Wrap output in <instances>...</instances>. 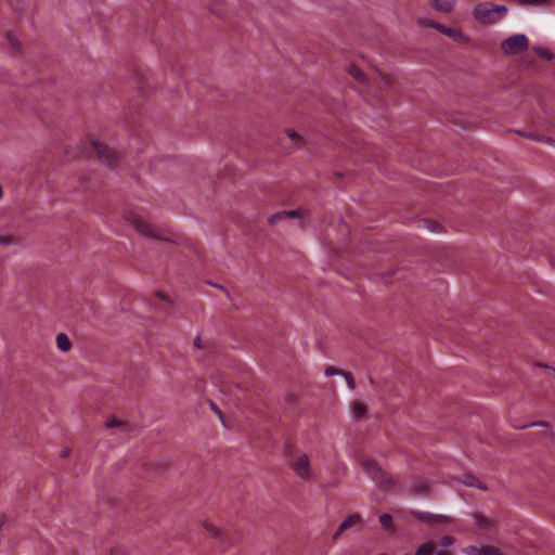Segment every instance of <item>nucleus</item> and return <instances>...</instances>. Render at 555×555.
Listing matches in <instances>:
<instances>
[{"mask_svg": "<svg viewBox=\"0 0 555 555\" xmlns=\"http://www.w3.org/2000/svg\"><path fill=\"white\" fill-rule=\"evenodd\" d=\"M361 465L369 477L385 490L400 491L402 489L401 485L396 479L388 476L375 461L365 459L361 462Z\"/></svg>", "mask_w": 555, "mask_h": 555, "instance_id": "1", "label": "nucleus"}, {"mask_svg": "<svg viewBox=\"0 0 555 555\" xmlns=\"http://www.w3.org/2000/svg\"><path fill=\"white\" fill-rule=\"evenodd\" d=\"M507 13V8L490 2L479 3L474 10L475 18L481 24H494L501 21Z\"/></svg>", "mask_w": 555, "mask_h": 555, "instance_id": "2", "label": "nucleus"}, {"mask_svg": "<svg viewBox=\"0 0 555 555\" xmlns=\"http://www.w3.org/2000/svg\"><path fill=\"white\" fill-rule=\"evenodd\" d=\"M89 153L95 155L101 163L109 167L115 166L118 159V154L99 140H91L89 142Z\"/></svg>", "mask_w": 555, "mask_h": 555, "instance_id": "3", "label": "nucleus"}, {"mask_svg": "<svg viewBox=\"0 0 555 555\" xmlns=\"http://www.w3.org/2000/svg\"><path fill=\"white\" fill-rule=\"evenodd\" d=\"M529 40L522 34H517L505 39L501 49L506 54H516L528 48Z\"/></svg>", "mask_w": 555, "mask_h": 555, "instance_id": "4", "label": "nucleus"}, {"mask_svg": "<svg viewBox=\"0 0 555 555\" xmlns=\"http://www.w3.org/2000/svg\"><path fill=\"white\" fill-rule=\"evenodd\" d=\"M292 469L302 480H310L312 478V470L310 467V460L307 454H300L289 462Z\"/></svg>", "mask_w": 555, "mask_h": 555, "instance_id": "5", "label": "nucleus"}, {"mask_svg": "<svg viewBox=\"0 0 555 555\" xmlns=\"http://www.w3.org/2000/svg\"><path fill=\"white\" fill-rule=\"evenodd\" d=\"M418 23L421 26H428V27L436 28L443 35L452 38L454 41H457V42L466 41V37L462 34L461 30H459L456 28L443 26V25L436 23L435 21L429 20V18H421L418 21Z\"/></svg>", "mask_w": 555, "mask_h": 555, "instance_id": "6", "label": "nucleus"}, {"mask_svg": "<svg viewBox=\"0 0 555 555\" xmlns=\"http://www.w3.org/2000/svg\"><path fill=\"white\" fill-rule=\"evenodd\" d=\"M127 220L143 235L147 237L160 238L154 231L153 227L142 217L134 212H129Z\"/></svg>", "mask_w": 555, "mask_h": 555, "instance_id": "7", "label": "nucleus"}, {"mask_svg": "<svg viewBox=\"0 0 555 555\" xmlns=\"http://www.w3.org/2000/svg\"><path fill=\"white\" fill-rule=\"evenodd\" d=\"M361 516L358 513L349 515L338 527L337 531L334 534V539H337L340 534H343L345 531L353 528L354 526H358L361 524Z\"/></svg>", "mask_w": 555, "mask_h": 555, "instance_id": "8", "label": "nucleus"}, {"mask_svg": "<svg viewBox=\"0 0 555 555\" xmlns=\"http://www.w3.org/2000/svg\"><path fill=\"white\" fill-rule=\"evenodd\" d=\"M205 529L207 532L215 539L220 540V545L225 547L227 542L230 543V537L227 532H222L219 528L214 526L212 524L205 522Z\"/></svg>", "mask_w": 555, "mask_h": 555, "instance_id": "9", "label": "nucleus"}, {"mask_svg": "<svg viewBox=\"0 0 555 555\" xmlns=\"http://www.w3.org/2000/svg\"><path fill=\"white\" fill-rule=\"evenodd\" d=\"M325 374L327 376H333V375H336V374H341L345 379H346V383L348 385V387L350 389H353L354 388V379H353V376L351 375V373H348V372H344L335 366H327L326 370H325Z\"/></svg>", "mask_w": 555, "mask_h": 555, "instance_id": "10", "label": "nucleus"}, {"mask_svg": "<svg viewBox=\"0 0 555 555\" xmlns=\"http://www.w3.org/2000/svg\"><path fill=\"white\" fill-rule=\"evenodd\" d=\"M5 44L9 47L11 54L16 55L21 51V43L13 31L5 35Z\"/></svg>", "mask_w": 555, "mask_h": 555, "instance_id": "11", "label": "nucleus"}, {"mask_svg": "<svg viewBox=\"0 0 555 555\" xmlns=\"http://www.w3.org/2000/svg\"><path fill=\"white\" fill-rule=\"evenodd\" d=\"M474 519H475V525L481 530L489 531L493 528L492 520L481 514H478V513L475 514Z\"/></svg>", "mask_w": 555, "mask_h": 555, "instance_id": "12", "label": "nucleus"}, {"mask_svg": "<svg viewBox=\"0 0 555 555\" xmlns=\"http://www.w3.org/2000/svg\"><path fill=\"white\" fill-rule=\"evenodd\" d=\"M411 513L416 519L428 524L436 522L441 518V516L434 515L427 512L412 511Z\"/></svg>", "mask_w": 555, "mask_h": 555, "instance_id": "13", "label": "nucleus"}, {"mask_svg": "<svg viewBox=\"0 0 555 555\" xmlns=\"http://www.w3.org/2000/svg\"><path fill=\"white\" fill-rule=\"evenodd\" d=\"M411 492L417 496H424L428 492V486L423 479L417 478L411 487Z\"/></svg>", "mask_w": 555, "mask_h": 555, "instance_id": "14", "label": "nucleus"}, {"mask_svg": "<svg viewBox=\"0 0 555 555\" xmlns=\"http://www.w3.org/2000/svg\"><path fill=\"white\" fill-rule=\"evenodd\" d=\"M455 0H431L433 7L441 12L448 13L453 9Z\"/></svg>", "mask_w": 555, "mask_h": 555, "instance_id": "15", "label": "nucleus"}, {"mask_svg": "<svg viewBox=\"0 0 555 555\" xmlns=\"http://www.w3.org/2000/svg\"><path fill=\"white\" fill-rule=\"evenodd\" d=\"M348 74L360 83H364L366 81V75L358 66L353 64L349 65Z\"/></svg>", "mask_w": 555, "mask_h": 555, "instance_id": "16", "label": "nucleus"}, {"mask_svg": "<svg viewBox=\"0 0 555 555\" xmlns=\"http://www.w3.org/2000/svg\"><path fill=\"white\" fill-rule=\"evenodd\" d=\"M56 345L57 348L62 351H68L72 348V343L68 336L64 333H61L56 336Z\"/></svg>", "mask_w": 555, "mask_h": 555, "instance_id": "17", "label": "nucleus"}, {"mask_svg": "<svg viewBox=\"0 0 555 555\" xmlns=\"http://www.w3.org/2000/svg\"><path fill=\"white\" fill-rule=\"evenodd\" d=\"M299 214H300V210H289V211L278 212V214L271 216L270 222L273 224L276 221L284 219V218H295V217L299 216Z\"/></svg>", "mask_w": 555, "mask_h": 555, "instance_id": "18", "label": "nucleus"}, {"mask_svg": "<svg viewBox=\"0 0 555 555\" xmlns=\"http://www.w3.org/2000/svg\"><path fill=\"white\" fill-rule=\"evenodd\" d=\"M352 413L354 418L361 420L366 416V408L362 402L354 401L352 403Z\"/></svg>", "mask_w": 555, "mask_h": 555, "instance_id": "19", "label": "nucleus"}, {"mask_svg": "<svg viewBox=\"0 0 555 555\" xmlns=\"http://www.w3.org/2000/svg\"><path fill=\"white\" fill-rule=\"evenodd\" d=\"M379 522L388 532H395V526L390 514H383L379 516Z\"/></svg>", "mask_w": 555, "mask_h": 555, "instance_id": "20", "label": "nucleus"}, {"mask_svg": "<svg viewBox=\"0 0 555 555\" xmlns=\"http://www.w3.org/2000/svg\"><path fill=\"white\" fill-rule=\"evenodd\" d=\"M435 548L434 542H426L418 546L415 555H433L435 553Z\"/></svg>", "mask_w": 555, "mask_h": 555, "instance_id": "21", "label": "nucleus"}, {"mask_svg": "<svg viewBox=\"0 0 555 555\" xmlns=\"http://www.w3.org/2000/svg\"><path fill=\"white\" fill-rule=\"evenodd\" d=\"M155 308H165L170 305V300L167 296L162 293H157L152 302Z\"/></svg>", "mask_w": 555, "mask_h": 555, "instance_id": "22", "label": "nucleus"}, {"mask_svg": "<svg viewBox=\"0 0 555 555\" xmlns=\"http://www.w3.org/2000/svg\"><path fill=\"white\" fill-rule=\"evenodd\" d=\"M464 483L468 487L486 489V487H483L482 482L475 476H470V475L466 476Z\"/></svg>", "mask_w": 555, "mask_h": 555, "instance_id": "23", "label": "nucleus"}, {"mask_svg": "<svg viewBox=\"0 0 555 555\" xmlns=\"http://www.w3.org/2000/svg\"><path fill=\"white\" fill-rule=\"evenodd\" d=\"M533 50H534V52H535L539 56H541V57H543V59H545V60H548V61H550V60H552V57H553V54H552L548 50H546L545 48H542V47H535Z\"/></svg>", "mask_w": 555, "mask_h": 555, "instance_id": "24", "label": "nucleus"}, {"mask_svg": "<svg viewBox=\"0 0 555 555\" xmlns=\"http://www.w3.org/2000/svg\"><path fill=\"white\" fill-rule=\"evenodd\" d=\"M482 555H502L501 551L493 545L482 546Z\"/></svg>", "mask_w": 555, "mask_h": 555, "instance_id": "25", "label": "nucleus"}, {"mask_svg": "<svg viewBox=\"0 0 555 555\" xmlns=\"http://www.w3.org/2000/svg\"><path fill=\"white\" fill-rule=\"evenodd\" d=\"M106 426L107 427H117V426H120L124 430L127 429L128 425L121 421H118L117 418L113 417L111 420L107 421L106 423Z\"/></svg>", "mask_w": 555, "mask_h": 555, "instance_id": "26", "label": "nucleus"}, {"mask_svg": "<svg viewBox=\"0 0 555 555\" xmlns=\"http://www.w3.org/2000/svg\"><path fill=\"white\" fill-rule=\"evenodd\" d=\"M465 552L467 555H482V547L468 546Z\"/></svg>", "mask_w": 555, "mask_h": 555, "instance_id": "27", "label": "nucleus"}, {"mask_svg": "<svg viewBox=\"0 0 555 555\" xmlns=\"http://www.w3.org/2000/svg\"><path fill=\"white\" fill-rule=\"evenodd\" d=\"M454 543V539L450 535H444L443 538H441L440 540V545L442 547H448V546H451L452 544Z\"/></svg>", "mask_w": 555, "mask_h": 555, "instance_id": "28", "label": "nucleus"}, {"mask_svg": "<svg viewBox=\"0 0 555 555\" xmlns=\"http://www.w3.org/2000/svg\"><path fill=\"white\" fill-rule=\"evenodd\" d=\"M521 5H539L545 3V0H519Z\"/></svg>", "mask_w": 555, "mask_h": 555, "instance_id": "29", "label": "nucleus"}, {"mask_svg": "<svg viewBox=\"0 0 555 555\" xmlns=\"http://www.w3.org/2000/svg\"><path fill=\"white\" fill-rule=\"evenodd\" d=\"M14 238L11 235H0V245H11Z\"/></svg>", "mask_w": 555, "mask_h": 555, "instance_id": "30", "label": "nucleus"}, {"mask_svg": "<svg viewBox=\"0 0 555 555\" xmlns=\"http://www.w3.org/2000/svg\"><path fill=\"white\" fill-rule=\"evenodd\" d=\"M426 223L428 224V229L431 231V232H438L439 231V228L440 225L434 221H426Z\"/></svg>", "mask_w": 555, "mask_h": 555, "instance_id": "31", "label": "nucleus"}, {"mask_svg": "<svg viewBox=\"0 0 555 555\" xmlns=\"http://www.w3.org/2000/svg\"><path fill=\"white\" fill-rule=\"evenodd\" d=\"M210 406H211L212 411H215L218 414V416L220 417L221 422L224 424L222 413L218 409V406L214 402H211V401H210Z\"/></svg>", "mask_w": 555, "mask_h": 555, "instance_id": "32", "label": "nucleus"}, {"mask_svg": "<svg viewBox=\"0 0 555 555\" xmlns=\"http://www.w3.org/2000/svg\"><path fill=\"white\" fill-rule=\"evenodd\" d=\"M287 134H288L289 139L292 141H295L296 143L299 140V135L294 130H287Z\"/></svg>", "mask_w": 555, "mask_h": 555, "instance_id": "33", "label": "nucleus"}, {"mask_svg": "<svg viewBox=\"0 0 555 555\" xmlns=\"http://www.w3.org/2000/svg\"><path fill=\"white\" fill-rule=\"evenodd\" d=\"M435 555H452L451 552L449 551H438L436 553H434Z\"/></svg>", "mask_w": 555, "mask_h": 555, "instance_id": "34", "label": "nucleus"}, {"mask_svg": "<svg viewBox=\"0 0 555 555\" xmlns=\"http://www.w3.org/2000/svg\"><path fill=\"white\" fill-rule=\"evenodd\" d=\"M194 345H195L196 347H201V338H199V337H197V338L194 340Z\"/></svg>", "mask_w": 555, "mask_h": 555, "instance_id": "35", "label": "nucleus"}, {"mask_svg": "<svg viewBox=\"0 0 555 555\" xmlns=\"http://www.w3.org/2000/svg\"><path fill=\"white\" fill-rule=\"evenodd\" d=\"M68 453H69V451H68V450H64V451L62 452V456H64V457H65V456H67V455H68Z\"/></svg>", "mask_w": 555, "mask_h": 555, "instance_id": "36", "label": "nucleus"}, {"mask_svg": "<svg viewBox=\"0 0 555 555\" xmlns=\"http://www.w3.org/2000/svg\"><path fill=\"white\" fill-rule=\"evenodd\" d=\"M374 74H376L377 76H380V77H382V74H380L379 72H377V70H375V73H374Z\"/></svg>", "mask_w": 555, "mask_h": 555, "instance_id": "37", "label": "nucleus"}, {"mask_svg": "<svg viewBox=\"0 0 555 555\" xmlns=\"http://www.w3.org/2000/svg\"><path fill=\"white\" fill-rule=\"evenodd\" d=\"M553 373L555 374V371Z\"/></svg>", "mask_w": 555, "mask_h": 555, "instance_id": "38", "label": "nucleus"}]
</instances>
